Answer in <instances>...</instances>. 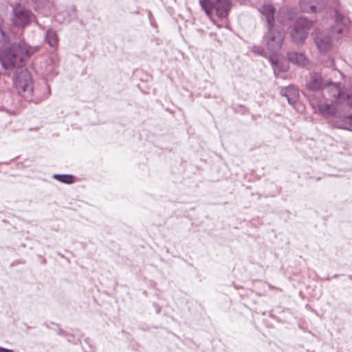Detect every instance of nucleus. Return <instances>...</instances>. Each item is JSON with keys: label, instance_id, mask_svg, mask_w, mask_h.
<instances>
[{"label": "nucleus", "instance_id": "nucleus-22", "mask_svg": "<svg viewBox=\"0 0 352 352\" xmlns=\"http://www.w3.org/2000/svg\"><path fill=\"white\" fill-rule=\"evenodd\" d=\"M335 19L336 24H339L342 25H346L349 22V19L345 17L342 13H340L338 10L335 11Z\"/></svg>", "mask_w": 352, "mask_h": 352}, {"label": "nucleus", "instance_id": "nucleus-5", "mask_svg": "<svg viewBox=\"0 0 352 352\" xmlns=\"http://www.w3.org/2000/svg\"><path fill=\"white\" fill-rule=\"evenodd\" d=\"M202 9L205 11L208 16L212 14L213 10H215L217 15L221 18H226L230 9V0H199Z\"/></svg>", "mask_w": 352, "mask_h": 352}, {"label": "nucleus", "instance_id": "nucleus-20", "mask_svg": "<svg viewBox=\"0 0 352 352\" xmlns=\"http://www.w3.org/2000/svg\"><path fill=\"white\" fill-rule=\"evenodd\" d=\"M53 178L59 181L60 182L70 184L74 182V177L72 175H58L54 174Z\"/></svg>", "mask_w": 352, "mask_h": 352}, {"label": "nucleus", "instance_id": "nucleus-31", "mask_svg": "<svg viewBox=\"0 0 352 352\" xmlns=\"http://www.w3.org/2000/svg\"><path fill=\"white\" fill-rule=\"evenodd\" d=\"M148 18H149L150 19H151L152 14H151V12L150 11H148Z\"/></svg>", "mask_w": 352, "mask_h": 352}, {"label": "nucleus", "instance_id": "nucleus-1", "mask_svg": "<svg viewBox=\"0 0 352 352\" xmlns=\"http://www.w3.org/2000/svg\"><path fill=\"white\" fill-rule=\"evenodd\" d=\"M305 85L309 91H325L333 102L344 103L352 107V85L333 82L331 79L323 78L322 74L318 72L309 73Z\"/></svg>", "mask_w": 352, "mask_h": 352}, {"label": "nucleus", "instance_id": "nucleus-23", "mask_svg": "<svg viewBox=\"0 0 352 352\" xmlns=\"http://www.w3.org/2000/svg\"><path fill=\"white\" fill-rule=\"evenodd\" d=\"M325 66L333 68L335 67L334 59L331 57H329L324 63Z\"/></svg>", "mask_w": 352, "mask_h": 352}, {"label": "nucleus", "instance_id": "nucleus-16", "mask_svg": "<svg viewBox=\"0 0 352 352\" xmlns=\"http://www.w3.org/2000/svg\"><path fill=\"white\" fill-rule=\"evenodd\" d=\"M333 126L338 129L352 131V115L338 118L333 123Z\"/></svg>", "mask_w": 352, "mask_h": 352}, {"label": "nucleus", "instance_id": "nucleus-24", "mask_svg": "<svg viewBox=\"0 0 352 352\" xmlns=\"http://www.w3.org/2000/svg\"><path fill=\"white\" fill-rule=\"evenodd\" d=\"M252 51L258 54L262 55L264 53V50L258 46H253Z\"/></svg>", "mask_w": 352, "mask_h": 352}, {"label": "nucleus", "instance_id": "nucleus-9", "mask_svg": "<svg viewBox=\"0 0 352 352\" xmlns=\"http://www.w3.org/2000/svg\"><path fill=\"white\" fill-rule=\"evenodd\" d=\"M312 36L320 52L326 53L331 48L333 40L329 34H326L320 31H315L312 33Z\"/></svg>", "mask_w": 352, "mask_h": 352}, {"label": "nucleus", "instance_id": "nucleus-26", "mask_svg": "<svg viewBox=\"0 0 352 352\" xmlns=\"http://www.w3.org/2000/svg\"><path fill=\"white\" fill-rule=\"evenodd\" d=\"M70 12H71V16L72 19H76L77 18V14H76V10L75 8V7H72L70 10Z\"/></svg>", "mask_w": 352, "mask_h": 352}, {"label": "nucleus", "instance_id": "nucleus-7", "mask_svg": "<svg viewBox=\"0 0 352 352\" xmlns=\"http://www.w3.org/2000/svg\"><path fill=\"white\" fill-rule=\"evenodd\" d=\"M12 12V23L19 28H24L35 20V16L32 11L21 6H16Z\"/></svg>", "mask_w": 352, "mask_h": 352}, {"label": "nucleus", "instance_id": "nucleus-12", "mask_svg": "<svg viewBox=\"0 0 352 352\" xmlns=\"http://www.w3.org/2000/svg\"><path fill=\"white\" fill-rule=\"evenodd\" d=\"M259 12L262 15V20L265 22V27L274 25L276 8L272 4H263Z\"/></svg>", "mask_w": 352, "mask_h": 352}, {"label": "nucleus", "instance_id": "nucleus-14", "mask_svg": "<svg viewBox=\"0 0 352 352\" xmlns=\"http://www.w3.org/2000/svg\"><path fill=\"white\" fill-rule=\"evenodd\" d=\"M280 94L287 98L289 104H294L298 100L299 94L298 89L293 85L281 89Z\"/></svg>", "mask_w": 352, "mask_h": 352}, {"label": "nucleus", "instance_id": "nucleus-30", "mask_svg": "<svg viewBox=\"0 0 352 352\" xmlns=\"http://www.w3.org/2000/svg\"><path fill=\"white\" fill-rule=\"evenodd\" d=\"M334 72H335L336 74H339V75H340V76H343L342 73V72H340V71L334 70Z\"/></svg>", "mask_w": 352, "mask_h": 352}, {"label": "nucleus", "instance_id": "nucleus-21", "mask_svg": "<svg viewBox=\"0 0 352 352\" xmlns=\"http://www.w3.org/2000/svg\"><path fill=\"white\" fill-rule=\"evenodd\" d=\"M9 41V36L3 28L2 23L0 21V45L4 47Z\"/></svg>", "mask_w": 352, "mask_h": 352}, {"label": "nucleus", "instance_id": "nucleus-2", "mask_svg": "<svg viewBox=\"0 0 352 352\" xmlns=\"http://www.w3.org/2000/svg\"><path fill=\"white\" fill-rule=\"evenodd\" d=\"M39 50V47H32L24 41L13 43L10 47L0 52V67L4 69L23 67L28 60Z\"/></svg>", "mask_w": 352, "mask_h": 352}, {"label": "nucleus", "instance_id": "nucleus-25", "mask_svg": "<svg viewBox=\"0 0 352 352\" xmlns=\"http://www.w3.org/2000/svg\"><path fill=\"white\" fill-rule=\"evenodd\" d=\"M52 7H53V4L50 1H48L47 5L45 6L44 13L47 14V12H51Z\"/></svg>", "mask_w": 352, "mask_h": 352}, {"label": "nucleus", "instance_id": "nucleus-4", "mask_svg": "<svg viewBox=\"0 0 352 352\" xmlns=\"http://www.w3.org/2000/svg\"><path fill=\"white\" fill-rule=\"evenodd\" d=\"M266 32L263 41L267 48L272 52H278L283 46L285 38L284 30L277 25L265 27Z\"/></svg>", "mask_w": 352, "mask_h": 352}, {"label": "nucleus", "instance_id": "nucleus-8", "mask_svg": "<svg viewBox=\"0 0 352 352\" xmlns=\"http://www.w3.org/2000/svg\"><path fill=\"white\" fill-rule=\"evenodd\" d=\"M331 100V103L324 102L318 104V109L320 113L324 117L330 118L334 117L336 121L338 118H340L341 116H337V114L340 111V109L344 107H349L351 108L349 105L344 103H337L333 102V100L329 97Z\"/></svg>", "mask_w": 352, "mask_h": 352}, {"label": "nucleus", "instance_id": "nucleus-18", "mask_svg": "<svg viewBox=\"0 0 352 352\" xmlns=\"http://www.w3.org/2000/svg\"><path fill=\"white\" fill-rule=\"evenodd\" d=\"M277 19L282 24H287L292 20V14L287 8H281L278 14Z\"/></svg>", "mask_w": 352, "mask_h": 352}, {"label": "nucleus", "instance_id": "nucleus-19", "mask_svg": "<svg viewBox=\"0 0 352 352\" xmlns=\"http://www.w3.org/2000/svg\"><path fill=\"white\" fill-rule=\"evenodd\" d=\"M345 25H342L339 24H336L335 26L332 27L329 30V34L331 36L333 40L336 39L338 40L342 36L344 30V27Z\"/></svg>", "mask_w": 352, "mask_h": 352}, {"label": "nucleus", "instance_id": "nucleus-11", "mask_svg": "<svg viewBox=\"0 0 352 352\" xmlns=\"http://www.w3.org/2000/svg\"><path fill=\"white\" fill-rule=\"evenodd\" d=\"M16 107V102L12 92L7 91L0 95V111L11 114L15 111Z\"/></svg>", "mask_w": 352, "mask_h": 352}, {"label": "nucleus", "instance_id": "nucleus-6", "mask_svg": "<svg viewBox=\"0 0 352 352\" xmlns=\"http://www.w3.org/2000/svg\"><path fill=\"white\" fill-rule=\"evenodd\" d=\"M312 25V21L305 17H298L291 31V37L296 44H302L307 38V30Z\"/></svg>", "mask_w": 352, "mask_h": 352}, {"label": "nucleus", "instance_id": "nucleus-32", "mask_svg": "<svg viewBox=\"0 0 352 352\" xmlns=\"http://www.w3.org/2000/svg\"><path fill=\"white\" fill-rule=\"evenodd\" d=\"M35 10L38 11V6H36L35 8Z\"/></svg>", "mask_w": 352, "mask_h": 352}, {"label": "nucleus", "instance_id": "nucleus-17", "mask_svg": "<svg viewBox=\"0 0 352 352\" xmlns=\"http://www.w3.org/2000/svg\"><path fill=\"white\" fill-rule=\"evenodd\" d=\"M45 41L50 47H56L58 43V36L56 31L51 28L46 29L45 34Z\"/></svg>", "mask_w": 352, "mask_h": 352}, {"label": "nucleus", "instance_id": "nucleus-29", "mask_svg": "<svg viewBox=\"0 0 352 352\" xmlns=\"http://www.w3.org/2000/svg\"><path fill=\"white\" fill-rule=\"evenodd\" d=\"M270 62L272 63V65H275L276 64H277V60H274V59L272 58H270Z\"/></svg>", "mask_w": 352, "mask_h": 352}, {"label": "nucleus", "instance_id": "nucleus-13", "mask_svg": "<svg viewBox=\"0 0 352 352\" xmlns=\"http://www.w3.org/2000/svg\"><path fill=\"white\" fill-rule=\"evenodd\" d=\"M287 58L290 63L301 67L307 66L309 62L305 54L294 51L287 52Z\"/></svg>", "mask_w": 352, "mask_h": 352}, {"label": "nucleus", "instance_id": "nucleus-15", "mask_svg": "<svg viewBox=\"0 0 352 352\" xmlns=\"http://www.w3.org/2000/svg\"><path fill=\"white\" fill-rule=\"evenodd\" d=\"M58 59L56 56H52L45 59L44 62L45 68L43 74L47 76H54L57 74L56 67L58 66Z\"/></svg>", "mask_w": 352, "mask_h": 352}, {"label": "nucleus", "instance_id": "nucleus-27", "mask_svg": "<svg viewBox=\"0 0 352 352\" xmlns=\"http://www.w3.org/2000/svg\"><path fill=\"white\" fill-rule=\"evenodd\" d=\"M0 352H13V351L11 349L0 347Z\"/></svg>", "mask_w": 352, "mask_h": 352}, {"label": "nucleus", "instance_id": "nucleus-3", "mask_svg": "<svg viewBox=\"0 0 352 352\" xmlns=\"http://www.w3.org/2000/svg\"><path fill=\"white\" fill-rule=\"evenodd\" d=\"M14 82L19 95L28 102L37 103L46 98L50 94V89L47 85H45V89H47L46 94L41 96L37 94V91L34 92L31 75L26 70L21 71L16 76Z\"/></svg>", "mask_w": 352, "mask_h": 352}, {"label": "nucleus", "instance_id": "nucleus-10", "mask_svg": "<svg viewBox=\"0 0 352 352\" xmlns=\"http://www.w3.org/2000/svg\"><path fill=\"white\" fill-rule=\"evenodd\" d=\"M328 3V0H300V8L302 12L317 13L323 10Z\"/></svg>", "mask_w": 352, "mask_h": 352}, {"label": "nucleus", "instance_id": "nucleus-28", "mask_svg": "<svg viewBox=\"0 0 352 352\" xmlns=\"http://www.w3.org/2000/svg\"><path fill=\"white\" fill-rule=\"evenodd\" d=\"M35 23L42 30H45V28L41 25L37 21H35Z\"/></svg>", "mask_w": 352, "mask_h": 352}]
</instances>
